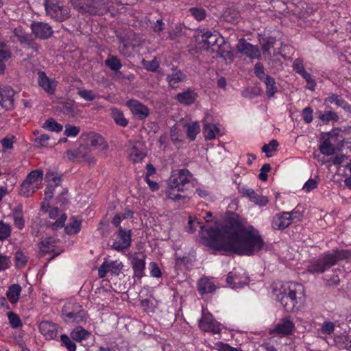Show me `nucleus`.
<instances>
[{
    "label": "nucleus",
    "mask_w": 351,
    "mask_h": 351,
    "mask_svg": "<svg viewBox=\"0 0 351 351\" xmlns=\"http://www.w3.org/2000/svg\"><path fill=\"white\" fill-rule=\"evenodd\" d=\"M215 238L210 239L208 247L215 251L233 252L239 255L252 256L260 251L264 241L259 234L250 231L242 230L240 232H229V240L221 243L214 232Z\"/></svg>",
    "instance_id": "1"
},
{
    "label": "nucleus",
    "mask_w": 351,
    "mask_h": 351,
    "mask_svg": "<svg viewBox=\"0 0 351 351\" xmlns=\"http://www.w3.org/2000/svg\"><path fill=\"white\" fill-rule=\"evenodd\" d=\"M241 222L239 217L236 213H231L226 220V224L221 228L217 226H201L202 239L205 245L208 247V243L210 239L215 238L214 232L217 233V238L221 243H225L229 240V232H239Z\"/></svg>",
    "instance_id": "2"
},
{
    "label": "nucleus",
    "mask_w": 351,
    "mask_h": 351,
    "mask_svg": "<svg viewBox=\"0 0 351 351\" xmlns=\"http://www.w3.org/2000/svg\"><path fill=\"white\" fill-rule=\"evenodd\" d=\"M351 258V252L348 250H333L332 252L324 254L319 258L313 260L307 267L311 274H322L335 265L338 261Z\"/></svg>",
    "instance_id": "3"
},
{
    "label": "nucleus",
    "mask_w": 351,
    "mask_h": 351,
    "mask_svg": "<svg viewBox=\"0 0 351 351\" xmlns=\"http://www.w3.org/2000/svg\"><path fill=\"white\" fill-rule=\"evenodd\" d=\"M304 294V288L302 284L291 282L287 288H284L283 293H280V301L285 311H293Z\"/></svg>",
    "instance_id": "4"
},
{
    "label": "nucleus",
    "mask_w": 351,
    "mask_h": 351,
    "mask_svg": "<svg viewBox=\"0 0 351 351\" xmlns=\"http://www.w3.org/2000/svg\"><path fill=\"white\" fill-rule=\"evenodd\" d=\"M62 317L67 324H78L86 320L87 314L79 303L68 302L62 307Z\"/></svg>",
    "instance_id": "5"
},
{
    "label": "nucleus",
    "mask_w": 351,
    "mask_h": 351,
    "mask_svg": "<svg viewBox=\"0 0 351 351\" xmlns=\"http://www.w3.org/2000/svg\"><path fill=\"white\" fill-rule=\"evenodd\" d=\"M73 4L82 14L103 15L107 12L106 6L99 0H77Z\"/></svg>",
    "instance_id": "6"
},
{
    "label": "nucleus",
    "mask_w": 351,
    "mask_h": 351,
    "mask_svg": "<svg viewBox=\"0 0 351 351\" xmlns=\"http://www.w3.org/2000/svg\"><path fill=\"white\" fill-rule=\"evenodd\" d=\"M254 71L256 76L265 84L267 95L273 97L278 90L275 79L265 73L264 66L261 62L255 64Z\"/></svg>",
    "instance_id": "7"
},
{
    "label": "nucleus",
    "mask_w": 351,
    "mask_h": 351,
    "mask_svg": "<svg viewBox=\"0 0 351 351\" xmlns=\"http://www.w3.org/2000/svg\"><path fill=\"white\" fill-rule=\"evenodd\" d=\"M193 175L186 169L173 171L169 179V186L178 187V191H184L185 184L190 182Z\"/></svg>",
    "instance_id": "8"
},
{
    "label": "nucleus",
    "mask_w": 351,
    "mask_h": 351,
    "mask_svg": "<svg viewBox=\"0 0 351 351\" xmlns=\"http://www.w3.org/2000/svg\"><path fill=\"white\" fill-rule=\"evenodd\" d=\"M199 327L204 332L218 334L221 332L220 324L217 322L213 315L206 309H202V317L199 320Z\"/></svg>",
    "instance_id": "9"
},
{
    "label": "nucleus",
    "mask_w": 351,
    "mask_h": 351,
    "mask_svg": "<svg viewBox=\"0 0 351 351\" xmlns=\"http://www.w3.org/2000/svg\"><path fill=\"white\" fill-rule=\"evenodd\" d=\"M131 237L132 233L130 230L119 228L117 233V238L113 242L112 248L118 252H123L127 250L131 245Z\"/></svg>",
    "instance_id": "10"
},
{
    "label": "nucleus",
    "mask_w": 351,
    "mask_h": 351,
    "mask_svg": "<svg viewBox=\"0 0 351 351\" xmlns=\"http://www.w3.org/2000/svg\"><path fill=\"white\" fill-rule=\"evenodd\" d=\"M45 10L47 15L58 21H63L69 17L68 8L57 3L46 2Z\"/></svg>",
    "instance_id": "11"
},
{
    "label": "nucleus",
    "mask_w": 351,
    "mask_h": 351,
    "mask_svg": "<svg viewBox=\"0 0 351 351\" xmlns=\"http://www.w3.org/2000/svg\"><path fill=\"white\" fill-rule=\"evenodd\" d=\"M237 47L241 53L251 59L260 60L261 58V53L258 47L247 42L244 38H241L239 40Z\"/></svg>",
    "instance_id": "12"
},
{
    "label": "nucleus",
    "mask_w": 351,
    "mask_h": 351,
    "mask_svg": "<svg viewBox=\"0 0 351 351\" xmlns=\"http://www.w3.org/2000/svg\"><path fill=\"white\" fill-rule=\"evenodd\" d=\"M226 282L232 288H242L248 283L249 278L241 269L237 271L234 269V271L229 272Z\"/></svg>",
    "instance_id": "13"
},
{
    "label": "nucleus",
    "mask_w": 351,
    "mask_h": 351,
    "mask_svg": "<svg viewBox=\"0 0 351 351\" xmlns=\"http://www.w3.org/2000/svg\"><path fill=\"white\" fill-rule=\"evenodd\" d=\"M146 255L143 252H136L131 257V263L135 277L141 279L144 276Z\"/></svg>",
    "instance_id": "14"
},
{
    "label": "nucleus",
    "mask_w": 351,
    "mask_h": 351,
    "mask_svg": "<svg viewBox=\"0 0 351 351\" xmlns=\"http://www.w3.org/2000/svg\"><path fill=\"white\" fill-rule=\"evenodd\" d=\"M203 47L207 51L211 50L215 52V47L219 43L220 40H223V37L217 31H206L202 35Z\"/></svg>",
    "instance_id": "15"
},
{
    "label": "nucleus",
    "mask_w": 351,
    "mask_h": 351,
    "mask_svg": "<svg viewBox=\"0 0 351 351\" xmlns=\"http://www.w3.org/2000/svg\"><path fill=\"white\" fill-rule=\"evenodd\" d=\"M123 267V263L119 261L108 262L106 260L98 268V276L103 278L108 272L114 275H119Z\"/></svg>",
    "instance_id": "16"
},
{
    "label": "nucleus",
    "mask_w": 351,
    "mask_h": 351,
    "mask_svg": "<svg viewBox=\"0 0 351 351\" xmlns=\"http://www.w3.org/2000/svg\"><path fill=\"white\" fill-rule=\"evenodd\" d=\"M296 212H284L276 214L272 219L271 226L275 230H284L292 223V217Z\"/></svg>",
    "instance_id": "17"
},
{
    "label": "nucleus",
    "mask_w": 351,
    "mask_h": 351,
    "mask_svg": "<svg viewBox=\"0 0 351 351\" xmlns=\"http://www.w3.org/2000/svg\"><path fill=\"white\" fill-rule=\"evenodd\" d=\"M15 91L10 86L0 87V104L7 110L14 108Z\"/></svg>",
    "instance_id": "18"
},
{
    "label": "nucleus",
    "mask_w": 351,
    "mask_h": 351,
    "mask_svg": "<svg viewBox=\"0 0 351 351\" xmlns=\"http://www.w3.org/2000/svg\"><path fill=\"white\" fill-rule=\"evenodd\" d=\"M126 106L130 108L132 113L141 120L145 119L149 115V109L138 100L129 99Z\"/></svg>",
    "instance_id": "19"
},
{
    "label": "nucleus",
    "mask_w": 351,
    "mask_h": 351,
    "mask_svg": "<svg viewBox=\"0 0 351 351\" xmlns=\"http://www.w3.org/2000/svg\"><path fill=\"white\" fill-rule=\"evenodd\" d=\"M31 29L35 36L40 39H47L53 34L51 27L45 23L33 22Z\"/></svg>",
    "instance_id": "20"
},
{
    "label": "nucleus",
    "mask_w": 351,
    "mask_h": 351,
    "mask_svg": "<svg viewBox=\"0 0 351 351\" xmlns=\"http://www.w3.org/2000/svg\"><path fill=\"white\" fill-rule=\"evenodd\" d=\"M38 84L49 95L54 94L56 90L57 82L54 79L47 77L45 71H38Z\"/></svg>",
    "instance_id": "21"
},
{
    "label": "nucleus",
    "mask_w": 351,
    "mask_h": 351,
    "mask_svg": "<svg viewBox=\"0 0 351 351\" xmlns=\"http://www.w3.org/2000/svg\"><path fill=\"white\" fill-rule=\"evenodd\" d=\"M146 147L141 141L134 142L129 151V156L134 162L141 161L146 156Z\"/></svg>",
    "instance_id": "22"
},
{
    "label": "nucleus",
    "mask_w": 351,
    "mask_h": 351,
    "mask_svg": "<svg viewBox=\"0 0 351 351\" xmlns=\"http://www.w3.org/2000/svg\"><path fill=\"white\" fill-rule=\"evenodd\" d=\"M328 135L329 136L323 141V142L319 145V149L322 154L326 156H330L332 155L336 150L335 146L331 143V140H333V138H335L336 139L342 141L343 138L341 136L335 133H328Z\"/></svg>",
    "instance_id": "23"
},
{
    "label": "nucleus",
    "mask_w": 351,
    "mask_h": 351,
    "mask_svg": "<svg viewBox=\"0 0 351 351\" xmlns=\"http://www.w3.org/2000/svg\"><path fill=\"white\" fill-rule=\"evenodd\" d=\"M39 330L47 339H54L58 335V325L49 321H43L39 324Z\"/></svg>",
    "instance_id": "24"
},
{
    "label": "nucleus",
    "mask_w": 351,
    "mask_h": 351,
    "mask_svg": "<svg viewBox=\"0 0 351 351\" xmlns=\"http://www.w3.org/2000/svg\"><path fill=\"white\" fill-rule=\"evenodd\" d=\"M217 54L223 58L224 60H229L232 61L234 58L233 53L231 50L230 44L227 42L223 38V40H220L219 43L215 47V51Z\"/></svg>",
    "instance_id": "25"
},
{
    "label": "nucleus",
    "mask_w": 351,
    "mask_h": 351,
    "mask_svg": "<svg viewBox=\"0 0 351 351\" xmlns=\"http://www.w3.org/2000/svg\"><path fill=\"white\" fill-rule=\"evenodd\" d=\"M57 109L68 117H75L78 114L77 106L73 101L61 102L57 106Z\"/></svg>",
    "instance_id": "26"
},
{
    "label": "nucleus",
    "mask_w": 351,
    "mask_h": 351,
    "mask_svg": "<svg viewBox=\"0 0 351 351\" xmlns=\"http://www.w3.org/2000/svg\"><path fill=\"white\" fill-rule=\"evenodd\" d=\"M295 327L293 322L291 320L289 317L282 319L280 322L276 326L274 332L278 334L284 335H289L292 333Z\"/></svg>",
    "instance_id": "27"
},
{
    "label": "nucleus",
    "mask_w": 351,
    "mask_h": 351,
    "mask_svg": "<svg viewBox=\"0 0 351 351\" xmlns=\"http://www.w3.org/2000/svg\"><path fill=\"white\" fill-rule=\"evenodd\" d=\"M57 240L51 237L43 238L38 243L39 253L41 256L53 252L55 250Z\"/></svg>",
    "instance_id": "28"
},
{
    "label": "nucleus",
    "mask_w": 351,
    "mask_h": 351,
    "mask_svg": "<svg viewBox=\"0 0 351 351\" xmlns=\"http://www.w3.org/2000/svg\"><path fill=\"white\" fill-rule=\"evenodd\" d=\"M15 36L21 45H25L28 48L32 49L35 52L38 51L39 46L35 42L31 34L19 31L15 33Z\"/></svg>",
    "instance_id": "29"
},
{
    "label": "nucleus",
    "mask_w": 351,
    "mask_h": 351,
    "mask_svg": "<svg viewBox=\"0 0 351 351\" xmlns=\"http://www.w3.org/2000/svg\"><path fill=\"white\" fill-rule=\"evenodd\" d=\"M197 93L189 88L183 93L176 95V99L182 104L191 105L193 104L197 98Z\"/></svg>",
    "instance_id": "30"
},
{
    "label": "nucleus",
    "mask_w": 351,
    "mask_h": 351,
    "mask_svg": "<svg viewBox=\"0 0 351 351\" xmlns=\"http://www.w3.org/2000/svg\"><path fill=\"white\" fill-rule=\"evenodd\" d=\"M186 79L185 74L177 69H173L172 73L167 76V81L171 88L177 87V84Z\"/></svg>",
    "instance_id": "31"
},
{
    "label": "nucleus",
    "mask_w": 351,
    "mask_h": 351,
    "mask_svg": "<svg viewBox=\"0 0 351 351\" xmlns=\"http://www.w3.org/2000/svg\"><path fill=\"white\" fill-rule=\"evenodd\" d=\"M210 116L206 114L203 120V132L207 140H213L215 138V132H219L218 128L207 121Z\"/></svg>",
    "instance_id": "32"
},
{
    "label": "nucleus",
    "mask_w": 351,
    "mask_h": 351,
    "mask_svg": "<svg viewBox=\"0 0 351 351\" xmlns=\"http://www.w3.org/2000/svg\"><path fill=\"white\" fill-rule=\"evenodd\" d=\"M197 287L198 291L201 295L213 293L216 289L214 283L208 278L200 279L198 282Z\"/></svg>",
    "instance_id": "33"
},
{
    "label": "nucleus",
    "mask_w": 351,
    "mask_h": 351,
    "mask_svg": "<svg viewBox=\"0 0 351 351\" xmlns=\"http://www.w3.org/2000/svg\"><path fill=\"white\" fill-rule=\"evenodd\" d=\"M90 333L82 326L75 327L70 333L71 338L77 342L86 340L90 337Z\"/></svg>",
    "instance_id": "34"
},
{
    "label": "nucleus",
    "mask_w": 351,
    "mask_h": 351,
    "mask_svg": "<svg viewBox=\"0 0 351 351\" xmlns=\"http://www.w3.org/2000/svg\"><path fill=\"white\" fill-rule=\"evenodd\" d=\"M21 292V287L18 284L10 285L7 291L6 295L12 304L16 303Z\"/></svg>",
    "instance_id": "35"
},
{
    "label": "nucleus",
    "mask_w": 351,
    "mask_h": 351,
    "mask_svg": "<svg viewBox=\"0 0 351 351\" xmlns=\"http://www.w3.org/2000/svg\"><path fill=\"white\" fill-rule=\"evenodd\" d=\"M81 221L77 219V217H71L69 223L64 226L65 232L68 234H75L78 233L81 230Z\"/></svg>",
    "instance_id": "36"
},
{
    "label": "nucleus",
    "mask_w": 351,
    "mask_h": 351,
    "mask_svg": "<svg viewBox=\"0 0 351 351\" xmlns=\"http://www.w3.org/2000/svg\"><path fill=\"white\" fill-rule=\"evenodd\" d=\"M111 117L117 125L121 127H126L128 121L125 117L123 112L117 108L111 109Z\"/></svg>",
    "instance_id": "37"
},
{
    "label": "nucleus",
    "mask_w": 351,
    "mask_h": 351,
    "mask_svg": "<svg viewBox=\"0 0 351 351\" xmlns=\"http://www.w3.org/2000/svg\"><path fill=\"white\" fill-rule=\"evenodd\" d=\"M326 102L335 104L337 106H340L342 108L351 111V106L348 104L340 95H332L326 99Z\"/></svg>",
    "instance_id": "38"
},
{
    "label": "nucleus",
    "mask_w": 351,
    "mask_h": 351,
    "mask_svg": "<svg viewBox=\"0 0 351 351\" xmlns=\"http://www.w3.org/2000/svg\"><path fill=\"white\" fill-rule=\"evenodd\" d=\"M5 43H1V49H0V73H4L5 69V62L8 61L12 56L10 50L5 49Z\"/></svg>",
    "instance_id": "39"
},
{
    "label": "nucleus",
    "mask_w": 351,
    "mask_h": 351,
    "mask_svg": "<svg viewBox=\"0 0 351 351\" xmlns=\"http://www.w3.org/2000/svg\"><path fill=\"white\" fill-rule=\"evenodd\" d=\"M45 180L48 184L58 186L62 182V174L56 171H48L45 174Z\"/></svg>",
    "instance_id": "40"
},
{
    "label": "nucleus",
    "mask_w": 351,
    "mask_h": 351,
    "mask_svg": "<svg viewBox=\"0 0 351 351\" xmlns=\"http://www.w3.org/2000/svg\"><path fill=\"white\" fill-rule=\"evenodd\" d=\"M182 191H178V187H173L171 186H169L167 188L165 191V195L167 198L171 199L174 201L179 202L180 200H185L186 199V196H183L179 193V192H182Z\"/></svg>",
    "instance_id": "41"
},
{
    "label": "nucleus",
    "mask_w": 351,
    "mask_h": 351,
    "mask_svg": "<svg viewBox=\"0 0 351 351\" xmlns=\"http://www.w3.org/2000/svg\"><path fill=\"white\" fill-rule=\"evenodd\" d=\"M105 64L114 71H117L122 67V64L117 56L111 54L108 56L107 59L105 60Z\"/></svg>",
    "instance_id": "42"
},
{
    "label": "nucleus",
    "mask_w": 351,
    "mask_h": 351,
    "mask_svg": "<svg viewBox=\"0 0 351 351\" xmlns=\"http://www.w3.org/2000/svg\"><path fill=\"white\" fill-rule=\"evenodd\" d=\"M43 176V172L42 170H34L32 171L25 179V184H27V182L30 184H34L37 183L38 181H41Z\"/></svg>",
    "instance_id": "43"
},
{
    "label": "nucleus",
    "mask_w": 351,
    "mask_h": 351,
    "mask_svg": "<svg viewBox=\"0 0 351 351\" xmlns=\"http://www.w3.org/2000/svg\"><path fill=\"white\" fill-rule=\"evenodd\" d=\"M61 346L65 348L67 351H76V344L71 337L66 334L60 335Z\"/></svg>",
    "instance_id": "44"
},
{
    "label": "nucleus",
    "mask_w": 351,
    "mask_h": 351,
    "mask_svg": "<svg viewBox=\"0 0 351 351\" xmlns=\"http://www.w3.org/2000/svg\"><path fill=\"white\" fill-rule=\"evenodd\" d=\"M43 128L51 132H60L63 129V126L52 118L47 119L43 123Z\"/></svg>",
    "instance_id": "45"
},
{
    "label": "nucleus",
    "mask_w": 351,
    "mask_h": 351,
    "mask_svg": "<svg viewBox=\"0 0 351 351\" xmlns=\"http://www.w3.org/2000/svg\"><path fill=\"white\" fill-rule=\"evenodd\" d=\"M67 216L65 213H62L55 222H47L46 225L52 230H57L64 226Z\"/></svg>",
    "instance_id": "46"
},
{
    "label": "nucleus",
    "mask_w": 351,
    "mask_h": 351,
    "mask_svg": "<svg viewBox=\"0 0 351 351\" xmlns=\"http://www.w3.org/2000/svg\"><path fill=\"white\" fill-rule=\"evenodd\" d=\"M189 12L197 21H202L206 16V10L204 8H200V7L191 8L189 9Z\"/></svg>",
    "instance_id": "47"
},
{
    "label": "nucleus",
    "mask_w": 351,
    "mask_h": 351,
    "mask_svg": "<svg viewBox=\"0 0 351 351\" xmlns=\"http://www.w3.org/2000/svg\"><path fill=\"white\" fill-rule=\"evenodd\" d=\"M36 186L33 184H30L27 182V184H25V181H23L21 185L20 189V194L23 197H29L31 196L36 190Z\"/></svg>",
    "instance_id": "48"
},
{
    "label": "nucleus",
    "mask_w": 351,
    "mask_h": 351,
    "mask_svg": "<svg viewBox=\"0 0 351 351\" xmlns=\"http://www.w3.org/2000/svg\"><path fill=\"white\" fill-rule=\"evenodd\" d=\"M200 132V127L198 123L195 122L187 126V136L191 141H194L197 134Z\"/></svg>",
    "instance_id": "49"
},
{
    "label": "nucleus",
    "mask_w": 351,
    "mask_h": 351,
    "mask_svg": "<svg viewBox=\"0 0 351 351\" xmlns=\"http://www.w3.org/2000/svg\"><path fill=\"white\" fill-rule=\"evenodd\" d=\"M318 114V117L326 123H328L330 121H337L339 119L338 115L333 111H327L325 113L319 112Z\"/></svg>",
    "instance_id": "50"
},
{
    "label": "nucleus",
    "mask_w": 351,
    "mask_h": 351,
    "mask_svg": "<svg viewBox=\"0 0 351 351\" xmlns=\"http://www.w3.org/2000/svg\"><path fill=\"white\" fill-rule=\"evenodd\" d=\"M11 234V227L9 224L0 221V241H3Z\"/></svg>",
    "instance_id": "51"
},
{
    "label": "nucleus",
    "mask_w": 351,
    "mask_h": 351,
    "mask_svg": "<svg viewBox=\"0 0 351 351\" xmlns=\"http://www.w3.org/2000/svg\"><path fill=\"white\" fill-rule=\"evenodd\" d=\"M77 95L87 101H92L97 97L92 90L81 89L77 91Z\"/></svg>",
    "instance_id": "52"
},
{
    "label": "nucleus",
    "mask_w": 351,
    "mask_h": 351,
    "mask_svg": "<svg viewBox=\"0 0 351 351\" xmlns=\"http://www.w3.org/2000/svg\"><path fill=\"white\" fill-rule=\"evenodd\" d=\"M7 315L9 322L13 328H18L22 326L21 320L16 313L8 312Z\"/></svg>",
    "instance_id": "53"
},
{
    "label": "nucleus",
    "mask_w": 351,
    "mask_h": 351,
    "mask_svg": "<svg viewBox=\"0 0 351 351\" xmlns=\"http://www.w3.org/2000/svg\"><path fill=\"white\" fill-rule=\"evenodd\" d=\"M278 145V142L276 140L273 139L269 142V144L264 145L263 147H262V150L267 154V157H270L271 156V155H270L269 153L272 151L276 150Z\"/></svg>",
    "instance_id": "54"
},
{
    "label": "nucleus",
    "mask_w": 351,
    "mask_h": 351,
    "mask_svg": "<svg viewBox=\"0 0 351 351\" xmlns=\"http://www.w3.org/2000/svg\"><path fill=\"white\" fill-rule=\"evenodd\" d=\"M15 262L16 267H24L27 262V256H25L22 252L17 251L14 256Z\"/></svg>",
    "instance_id": "55"
},
{
    "label": "nucleus",
    "mask_w": 351,
    "mask_h": 351,
    "mask_svg": "<svg viewBox=\"0 0 351 351\" xmlns=\"http://www.w3.org/2000/svg\"><path fill=\"white\" fill-rule=\"evenodd\" d=\"M80 130V128L75 125L66 124L65 125V130L64 134L68 137L69 136H76L78 135Z\"/></svg>",
    "instance_id": "56"
},
{
    "label": "nucleus",
    "mask_w": 351,
    "mask_h": 351,
    "mask_svg": "<svg viewBox=\"0 0 351 351\" xmlns=\"http://www.w3.org/2000/svg\"><path fill=\"white\" fill-rule=\"evenodd\" d=\"M338 341L340 346L342 348L351 351V335H346L339 338Z\"/></svg>",
    "instance_id": "57"
},
{
    "label": "nucleus",
    "mask_w": 351,
    "mask_h": 351,
    "mask_svg": "<svg viewBox=\"0 0 351 351\" xmlns=\"http://www.w3.org/2000/svg\"><path fill=\"white\" fill-rule=\"evenodd\" d=\"M318 182L315 179H309L303 186V190L309 193L317 187Z\"/></svg>",
    "instance_id": "58"
},
{
    "label": "nucleus",
    "mask_w": 351,
    "mask_h": 351,
    "mask_svg": "<svg viewBox=\"0 0 351 351\" xmlns=\"http://www.w3.org/2000/svg\"><path fill=\"white\" fill-rule=\"evenodd\" d=\"M168 34L167 38L173 40L182 35V27L180 25H177L175 29L169 31Z\"/></svg>",
    "instance_id": "59"
},
{
    "label": "nucleus",
    "mask_w": 351,
    "mask_h": 351,
    "mask_svg": "<svg viewBox=\"0 0 351 351\" xmlns=\"http://www.w3.org/2000/svg\"><path fill=\"white\" fill-rule=\"evenodd\" d=\"M201 226H204L202 222L199 221L196 219L193 220L191 217H189L187 226V229L189 232L193 233L196 230L197 226H199V228L201 229Z\"/></svg>",
    "instance_id": "60"
},
{
    "label": "nucleus",
    "mask_w": 351,
    "mask_h": 351,
    "mask_svg": "<svg viewBox=\"0 0 351 351\" xmlns=\"http://www.w3.org/2000/svg\"><path fill=\"white\" fill-rule=\"evenodd\" d=\"M271 170V166L268 163H265L264 164L261 170H260V173L258 175V178L260 180H263V181H266L267 180V173Z\"/></svg>",
    "instance_id": "61"
},
{
    "label": "nucleus",
    "mask_w": 351,
    "mask_h": 351,
    "mask_svg": "<svg viewBox=\"0 0 351 351\" xmlns=\"http://www.w3.org/2000/svg\"><path fill=\"white\" fill-rule=\"evenodd\" d=\"M335 325L332 322H324L322 326V332L326 335H330L333 332Z\"/></svg>",
    "instance_id": "62"
},
{
    "label": "nucleus",
    "mask_w": 351,
    "mask_h": 351,
    "mask_svg": "<svg viewBox=\"0 0 351 351\" xmlns=\"http://www.w3.org/2000/svg\"><path fill=\"white\" fill-rule=\"evenodd\" d=\"M49 136L44 134L35 138V143L40 147H47L49 144Z\"/></svg>",
    "instance_id": "63"
},
{
    "label": "nucleus",
    "mask_w": 351,
    "mask_h": 351,
    "mask_svg": "<svg viewBox=\"0 0 351 351\" xmlns=\"http://www.w3.org/2000/svg\"><path fill=\"white\" fill-rule=\"evenodd\" d=\"M304 121L309 123L313 121V110L311 107H306L302 110Z\"/></svg>",
    "instance_id": "64"
}]
</instances>
